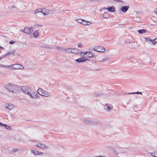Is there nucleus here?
<instances>
[{
	"label": "nucleus",
	"instance_id": "f257e3e1",
	"mask_svg": "<svg viewBox=\"0 0 157 157\" xmlns=\"http://www.w3.org/2000/svg\"><path fill=\"white\" fill-rule=\"evenodd\" d=\"M6 89L8 91L13 93H17L18 92L17 87L16 85L9 83L5 86Z\"/></svg>",
	"mask_w": 157,
	"mask_h": 157
},
{
	"label": "nucleus",
	"instance_id": "f03ea898",
	"mask_svg": "<svg viewBox=\"0 0 157 157\" xmlns=\"http://www.w3.org/2000/svg\"><path fill=\"white\" fill-rule=\"evenodd\" d=\"M35 13H42L45 16L49 14V11L46 9H39L35 10Z\"/></svg>",
	"mask_w": 157,
	"mask_h": 157
},
{
	"label": "nucleus",
	"instance_id": "7ed1b4c3",
	"mask_svg": "<svg viewBox=\"0 0 157 157\" xmlns=\"http://www.w3.org/2000/svg\"><path fill=\"white\" fill-rule=\"evenodd\" d=\"M81 56L82 57H85L88 58L93 57H94V54L92 52L87 51L84 52V53H81Z\"/></svg>",
	"mask_w": 157,
	"mask_h": 157
},
{
	"label": "nucleus",
	"instance_id": "20e7f679",
	"mask_svg": "<svg viewBox=\"0 0 157 157\" xmlns=\"http://www.w3.org/2000/svg\"><path fill=\"white\" fill-rule=\"evenodd\" d=\"M27 95L29 96L31 98L33 99H39L40 98V96L38 95L37 93L32 90L30 91L29 93Z\"/></svg>",
	"mask_w": 157,
	"mask_h": 157
},
{
	"label": "nucleus",
	"instance_id": "39448f33",
	"mask_svg": "<svg viewBox=\"0 0 157 157\" xmlns=\"http://www.w3.org/2000/svg\"><path fill=\"white\" fill-rule=\"evenodd\" d=\"M33 31V27L32 26L30 27H25L21 30V31L26 34H30Z\"/></svg>",
	"mask_w": 157,
	"mask_h": 157
},
{
	"label": "nucleus",
	"instance_id": "423d86ee",
	"mask_svg": "<svg viewBox=\"0 0 157 157\" xmlns=\"http://www.w3.org/2000/svg\"><path fill=\"white\" fill-rule=\"evenodd\" d=\"M9 68L14 69H24L23 66L20 64H15L10 65Z\"/></svg>",
	"mask_w": 157,
	"mask_h": 157
},
{
	"label": "nucleus",
	"instance_id": "0eeeda50",
	"mask_svg": "<svg viewBox=\"0 0 157 157\" xmlns=\"http://www.w3.org/2000/svg\"><path fill=\"white\" fill-rule=\"evenodd\" d=\"M94 51L98 52H104L105 51V48L101 46H95L93 48Z\"/></svg>",
	"mask_w": 157,
	"mask_h": 157
},
{
	"label": "nucleus",
	"instance_id": "6e6552de",
	"mask_svg": "<svg viewBox=\"0 0 157 157\" xmlns=\"http://www.w3.org/2000/svg\"><path fill=\"white\" fill-rule=\"evenodd\" d=\"M21 90L23 93L27 95L32 90L27 86H23L21 87Z\"/></svg>",
	"mask_w": 157,
	"mask_h": 157
},
{
	"label": "nucleus",
	"instance_id": "1a4fd4ad",
	"mask_svg": "<svg viewBox=\"0 0 157 157\" xmlns=\"http://www.w3.org/2000/svg\"><path fill=\"white\" fill-rule=\"evenodd\" d=\"M57 49L59 50L60 51H65L66 52L68 53H72L73 50V48H63L59 47H56Z\"/></svg>",
	"mask_w": 157,
	"mask_h": 157
},
{
	"label": "nucleus",
	"instance_id": "9d476101",
	"mask_svg": "<svg viewBox=\"0 0 157 157\" xmlns=\"http://www.w3.org/2000/svg\"><path fill=\"white\" fill-rule=\"evenodd\" d=\"M31 152L33 154L36 156L37 155H42L43 154V153L37 151L34 148L32 149Z\"/></svg>",
	"mask_w": 157,
	"mask_h": 157
},
{
	"label": "nucleus",
	"instance_id": "9b49d317",
	"mask_svg": "<svg viewBox=\"0 0 157 157\" xmlns=\"http://www.w3.org/2000/svg\"><path fill=\"white\" fill-rule=\"evenodd\" d=\"M36 146L42 149H47L48 148V147L45 144L40 143H37L36 144Z\"/></svg>",
	"mask_w": 157,
	"mask_h": 157
},
{
	"label": "nucleus",
	"instance_id": "f8f14e48",
	"mask_svg": "<svg viewBox=\"0 0 157 157\" xmlns=\"http://www.w3.org/2000/svg\"><path fill=\"white\" fill-rule=\"evenodd\" d=\"M5 107L9 110L12 109L14 107L13 105L12 104H6L5 105Z\"/></svg>",
	"mask_w": 157,
	"mask_h": 157
},
{
	"label": "nucleus",
	"instance_id": "ddd939ff",
	"mask_svg": "<svg viewBox=\"0 0 157 157\" xmlns=\"http://www.w3.org/2000/svg\"><path fill=\"white\" fill-rule=\"evenodd\" d=\"M89 59H85L84 58H80L75 60V61L78 63H82L85 62L86 60H89Z\"/></svg>",
	"mask_w": 157,
	"mask_h": 157
},
{
	"label": "nucleus",
	"instance_id": "4468645a",
	"mask_svg": "<svg viewBox=\"0 0 157 157\" xmlns=\"http://www.w3.org/2000/svg\"><path fill=\"white\" fill-rule=\"evenodd\" d=\"M106 10L108 12H113L115 11L116 9L115 7L113 6H112L111 7L108 6L106 8Z\"/></svg>",
	"mask_w": 157,
	"mask_h": 157
},
{
	"label": "nucleus",
	"instance_id": "2eb2a0df",
	"mask_svg": "<svg viewBox=\"0 0 157 157\" xmlns=\"http://www.w3.org/2000/svg\"><path fill=\"white\" fill-rule=\"evenodd\" d=\"M129 8V6H123L121 7V9L123 12H126Z\"/></svg>",
	"mask_w": 157,
	"mask_h": 157
},
{
	"label": "nucleus",
	"instance_id": "dca6fc26",
	"mask_svg": "<svg viewBox=\"0 0 157 157\" xmlns=\"http://www.w3.org/2000/svg\"><path fill=\"white\" fill-rule=\"evenodd\" d=\"M45 91L44 90L42 89L41 88H39L37 90V92L38 94L41 95H43L44 93L45 92Z\"/></svg>",
	"mask_w": 157,
	"mask_h": 157
},
{
	"label": "nucleus",
	"instance_id": "f3484780",
	"mask_svg": "<svg viewBox=\"0 0 157 157\" xmlns=\"http://www.w3.org/2000/svg\"><path fill=\"white\" fill-rule=\"evenodd\" d=\"M0 125L1 126H4L5 128L8 130H10L11 129V127L10 126L7 125L6 124H2L1 122H0Z\"/></svg>",
	"mask_w": 157,
	"mask_h": 157
},
{
	"label": "nucleus",
	"instance_id": "a211bd4d",
	"mask_svg": "<svg viewBox=\"0 0 157 157\" xmlns=\"http://www.w3.org/2000/svg\"><path fill=\"white\" fill-rule=\"evenodd\" d=\"M17 54V53H15L14 52V51H10L6 54V55L9 56L10 55H13L14 56H16Z\"/></svg>",
	"mask_w": 157,
	"mask_h": 157
},
{
	"label": "nucleus",
	"instance_id": "6ab92c4d",
	"mask_svg": "<svg viewBox=\"0 0 157 157\" xmlns=\"http://www.w3.org/2000/svg\"><path fill=\"white\" fill-rule=\"evenodd\" d=\"M81 52H80V51L79 50L74 48H73L72 53H80V54H81Z\"/></svg>",
	"mask_w": 157,
	"mask_h": 157
},
{
	"label": "nucleus",
	"instance_id": "aec40b11",
	"mask_svg": "<svg viewBox=\"0 0 157 157\" xmlns=\"http://www.w3.org/2000/svg\"><path fill=\"white\" fill-rule=\"evenodd\" d=\"M84 123L86 124H90L92 123L91 121H89L88 119L85 118L83 119Z\"/></svg>",
	"mask_w": 157,
	"mask_h": 157
},
{
	"label": "nucleus",
	"instance_id": "412c9836",
	"mask_svg": "<svg viewBox=\"0 0 157 157\" xmlns=\"http://www.w3.org/2000/svg\"><path fill=\"white\" fill-rule=\"evenodd\" d=\"M103 17L104 18H108L110 16L107 12H105L103 14Z\"/></svg>",
	"mask_w": 157,
	"mask_h": 157
},
{
	"label": "nucleus",
	"instance_id": "4be33fe9",
	"mask_svg": "<svg viewBox=\"0 0 157 157\" xmlns=\"http://www.w3.org/2000/svg\"><path fill=\"white\" fill-rule=\"evenodd\" d=\"M138 32L140 34H143L146 33V31L145 29H142L139 30L138 31Z\"/></svg>",
	"mask_w": 157,
	"mask_h": 157
},
{
	"label": "nucleus",
	"instance_id": "5701e85b",
	"mask_svg": "<svg viewBox=\"0 0 157 157\" xmlns=\"http://www.w3.org/2000/svg\"><path fill=\"white\" fill-rule=\"evenodd\" d=\"M111 105L109 104H106L105 106L107 108L108 111H109L112 109V108L111 107Z\"/></svg>",
	"mask_w": 157,
	"mask_h": 157
},
{
	"label": "nucleus",
	"instance_id": "b1692460",
	"mask_svg": "<svg viewBox=\"0 0 157 157\" xmlns=\"http://www.w3.org/2000/svg\"><path fill=\"white\" fill-rule=\"evenodd\" d=\"M42 96H44L45 97H48L50 96V94L48 92L45 91V92L44 93L43 95Z\"/></svg>",
	"mask_w": 157,
	"mask_h": 157
},
{
	"label": "nucleus",
	"instance_id": "393cba45",
	"mask_svg": "<svg viewBox=\"0 0 157 157\" xmlns=\"http://www.w3.org/2000/svg\"><path fill=\"white\" fill-rule=\"evenodd\" d=\"M82 22V24L84 25H90L91 24L90 22L87 21L85 20H83V21Z\"/></svg>",
	"mask_w": 157,
	"mask_h": 157
},
{
	"label": "nucleus",
	"instance_id": "a878e982",
	"mask_svg": "<svg viewBox=\"0 0 157 157\" xmlns=\"http://www.w3.org/2000/svg\"><path fill=\"white\" fill-rule=\"evenodd\" d=\"M33 36L35 38L39 36V32L38 31H35L33 34Z\"/></svg>",
	"mask_w": 157,
	"mask_h": 157
},
{
	"label": "nucleus",
	"instance_id": "bb28decb",
	"mask_svg": "<svg viewBox=\"0 0 157 157\" xmlns=\"http://www.w3.org/2000/svg\"><path fill=\"white\" fill-rule=\"evenodd\" d=\"M151 42L154 45L155 44V43L157 42V37L153 39L152 41H151Z\"/></svg>",
	"mask_w": 157,
	"mask_h": 157
},
{
	"label": "nucleus",
	"instance_id": "cd10ccee",
	"mask_svg": "<svg viewBox=\"0 0 157 157\" xmlns=\"http://www.w3.org/2000/svg\"><path fill=\"white\" fill-rule=\"evenodd\" d=\"M128 94H142V92H135L130 93H128Z\"/></svg>",
	"mask_w": 157,
	"mask_h": 157
},
{
	"label": "nucleus",
	"instance_id": "c85d7f7f",
	"mask_svg": "<svg viewBox=\"0 0 157 157\" xmlns=\"http://www.w3.org/2000/svg\"><path fill=\"white\" fill-rule=\"evenodd\" d=\"M10 66V65L6 66V65H3L0 64V67H3L4 68H7V67L9 68Z\"/></svg>",
	"mask_w": 157,
	"mask_h": 157
},
{
	"label": "nucleus",
	"instance_id": "c756f323",
	"mask_svg": "<svg viewBox=\"0 0 157 157\" xmlns=\"http://www.w3.org/2000/svg\"><path fill=\"white\" fill-rule=\"evenodd\" d=\"M77 21L80 23L82 24V22H83V20H82L81 19H78L77 20Z\"/></svg>",
	"mask_w": 157,
	"mask_h": 157
},
{
	"label": "nucleus",
	"instance_id": "7c9ffc66",
	"mask_svg": "<svg viewBox=\"0 0 157 157\" xmlns=\"http://www.w3.org/2000/svg\"><path fill=\"white\" fill-rule=\"evenodd\" d=\"M151 155L153 157H157V156L155 155V152H151L150 153Z\"/></svg>",
	"mask_w": 157,
	"mask_h": 157
},
{
	"label": "nucleus",
	"instance_id": "2f4dec72",
	"mask_svg": "<svg viewBox=\"0 0 157 157\" xmlns=\"http://www.w3.org/2000/svg\"><path fill=\"white\" fill-rule=\"evenodd\" d=\"M18 150V149H14L12 150V152L13 153H15Z\"/></svg>",
	"mask_w": 157,
	"mask_h": 157
},
{
	"label": "nucleus",
	"instance_id": "473e14b6",
	"mask_svg": "<svg viewBox=\"0 0 157 157\" xmlns=\"http://www.w3.org/2000/svg\"><path fill=\"white\" fill-rule=\"evenodd\" d=\"M146 41H151H151H152V40H151L150 39V38H147L146 39Z\"/></svg>",
	"mask_w": 157,
	"mask_h": 157
},
{
	"label": "nucleus",
	"instance_id": "72a5a7b5",
	"mask_svg": "<svg viewBox=\"0 0 157 157\" xmlns=\"http://www.w3.org/2000/svg\"><path fill=\"white\" fill-rule=\"evenodd\" d=\"M6 56H7V55H6V54H5V55H3V56H1V57H0V59L1 60L2 59H3V58H4Z\"/></svg>",
	"mask_w": 157,
	"mask_h": 157
},
{
	"label": "nucleus",
	"instance_id": "f704fd0d",
	"mask_svg": "<svg viewBox=\"0 0 157 157\" xmlns=\"http://www.w3.org/2000/svg\"><path fill=\"white\" fill-rule=\"evenodd\" d=\"M6 56H7V55H6V54H5V55H3V56H1V57H0V59L1 60L2 59H3V58H4Z\"/></svg>",
	"mask_w": 157,
	"mask_h": 157
},
{
	"label": "nucleus",
	"instance_id": "c9c22d12",
	"mask_svg": "<svg viewBox=\"0 0 157 157\" xmlns=\"http://www.w3.org/2000/svg\"><path fill=\"white\" fill-rule=\"evenodd\" d=\"M78 47H81V46H82V43H79L78 44Z\"/></svg>",
	"mask_w": 157,
	"mask_h": 157
},
{
	"label": "nucleus",
	"instance_id": "e433bc0d",
	"mask_svg": "<svg viewBox=\"0 0 157 157\" xmlns=\"http://www.w3.org/2000/svg\"><path fill=\"white\" fill-rule=\"evenodd\" d=\"M14 42H15V41H10V44H13L14 43Z\"/></svg>",
	"mask_w": 157,
	"mask_h": 157
},
{
	"label": "nucleus",
	"instance_id": "4c0bfd02",
	"mask_svg": "<svg viewBox=\"0 0 157 157\" xmlns=\"http://www.w3.org/2000/svg\"><path fill=\"white\" fill-rule=\"evenodd\" d=\"M114 154L116 155H117L118 154V152L116 151L115 150H114Z\"/></svg>",
	"mask_w": 157,
	"mask_h": 157
},
{
	"label": "nucleus",
	"instance_id": "58836bf2",
	"mask_svg": "<svg viewBox=\"0 0 157 157\" xmlns=\"http://www.w3.org/2000/svg\"><path fill=\"white\" fill-rule=\"evenodd\" d=\"M107 59H102L100 61H99L100 62H103L105 60H106Z\"/></svg>",
	"mask_w": 157,
	"mask_h": 157
},
{
	"label": "nucleus",
	"instance_id": "ea45409f",
	"mask_svg": "<svg viewBox=\"0 0 157 157\" xmlns=\"http://www.w3.org/2000/svg\"><path fill=\"white\" fill-rule=\"evenodd\" d=\"M0 49H2V50H4V48L3 47H1L0 46Z\"/></svg>",
	"mask_w": 157,
	"mask_h": 157
},
{
	"label": "nucleus",
	"instance_id": "a19ab883",
	"mask_svg": "<svg viewBox=\"0 0 157 157\" xmlns=\"http://www.w3.org/2000/svg\"><path fill=\"white\" fill-rule=\"evenodd\" d=\"M95 70L96 71H100L101 70V69H100V68H99V69H96Z\"/></svg>",
	"mask_w": 157,
	"mask_h": 157
},
{
	"label": "nucleus",
	"instance_id": "79ce46f5",
	"mask_svg": "<svg viewBox=\"0 0 157 157\" xmlns=\"http://www.w3.org/2000/svg\"><path fill=\"white\" fill-rule=\"evenodd\" d=\"M155 155L157 156V151H155Z\"/></svg>",
	"mask_w": 157,
	"mask_h": 157
},
{
	"label": "nucleus",
	"instance_id": "37998d69",
	"mask_svg": "<svg viewBox=\"0 0 157 157\" xmlns=\"http://www.w3.org/2000/svg\"><path fill=\"white\" fill-rule=\"evenodd\" d=\"M106 8H106V7H104L102 8V10H106Z\"/></svg>",
	"mask_w": 157,
	"mask_h": 157
},
{
	"label": "nucleus",
	"instance_id": "c03bdc74",
	"mask_svg": "<svg viewBox=\"0 0 157 157\" xmlns=\"http://www.w3.org/2000/svg\"><path fill=\"white\" fill-rule=\"evenodd\" d=\"M155 13L157 14V8L155 10Z\"/></svg>",
	"mask_w": 157,
	"mask_h": 157
},
{
	"label": "nucleus",
	"instance_id": "a18cd8bd",
	"mask_svg": "<svg viewBox=\"0 0 157 157\" xmlns=\"http://www.w3.org/2000/svg\"><path fill=\"white\" fill-rule=\"evenodd\" d=\"M11 7L12 8H16V7L15 6H11Z\"/></svg>",
	"mask_w": 157,
	"mask_h": 157
},
{
	"label": "nucleus",
	"instance_id": "49530a36",
	"mask_svg": "<svg viewBox=\"0 0 157 157\" xmlns=\"http://www.w3.org/2000/svg\"><path fill=\"white\" fill-rule=\"evenodd\" d=\"M129 93H125V94H128Z\"/></svg>",
	"mask_w": 157,
	"mask_h": 157
},
{
	"label": "nucleus",
	"instance_id": "de8ad7c7",
	"mask_svg": "<svg viewBox=\"0 0 157 157\" xmlns=\"http://www.w3.org/2000/svg\"><path fill=\"white\" fill-rule=\"evenodd\" d=\"M118 1L119 2H121V0H118Z\"/></svg>",
	"mask_w": 157,
	"mask_h": 157
}]
</instances>
